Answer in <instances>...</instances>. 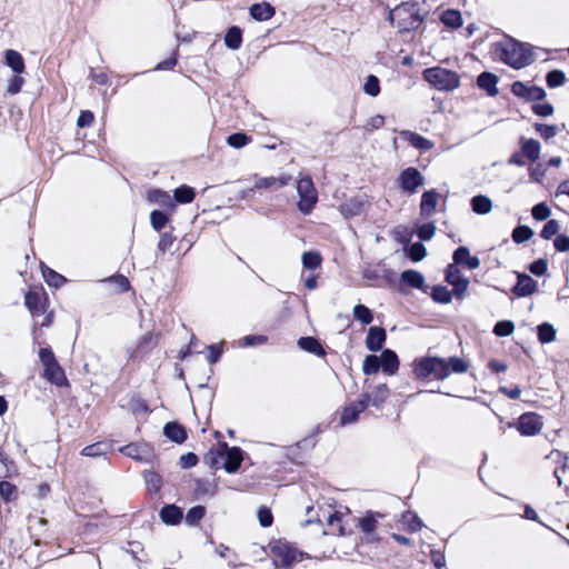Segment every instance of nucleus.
<instances>
[{
    "mask_svg": "<svg viewBox=\"0 0 569 569\" xmlns=\"http://www.w3.org/2000/svg\"><path fill=\"white\" fill-rule=\"evenodd\" d=\"M469 363L459 357H421L413 361L412 371L417 379L445 380L451 373H465Z\"/></svg>",
    "mask_w": 569,
    "mask_h": 569,
    "instance_id": "f257e3e1",
    "label": "nucleus"
},
{
    "mask_svg": "<svg viewBox=\"0 0 569 569\" xmlns=\"http://www.w3.org/2000/svg\"><path fill=\"white\" fill-rule=\"evenodd\" d=\"M495 53L501 61L515 69H522L535 60L531 47L512 38H506L498 42Z\"/></svg>",
    "mask_w": 569,
    "mask_h": 569,
    "instance_id": "f03ea898",
    "label": "nucleus"
},
{
    "mask_svg": "<svg viewBox=\"0 0 569 569\" xmlns=\"http://www.w3.org/2000/svg\"><path fill=\"white\" fill-rule=\"evenodd\" d=\"M423 19L417 2H403L389 13L390 22L399 29V32L417 29Z\"/></svg>",
    "mask_w": 569,
    "mask_h": 569,
    "instance_id": "7ed1b4c3",
    "label": "nucleus"
},
{
    "mask_svg": "<svg viewBox=\"0 0 569 569\" xmlns=\"http://www.w3.org/2000/svg\"><path fill=\"white\" fill-rule=\"evenodd\" d=\"M423 79L439 91H452L460 84V78L457 72L441 68L432 67L422 72Z\"/></svg>",
    "mask_w": 569,
    "mask_h": 569,
    "instance_id": "20e7f679",
    "label": "nucleus"
},
{
    "mask_svg": "<svg viewBox=\"0 0 569 569\" xmlns=\"http://www.w3.org/2000/svg\"><path fill=\"white\" fill-rule=\"evenodd\" d=\"M270 552L276 567L290 568L302 560V553L290 542L281 539L271 543Z\"/></svg>",
    "mask_w": 569,
    "mask_h": 569,
    "instance_id": "39448f33",
    "label": "nucleus"
},
{
    "mask_svg": "<svg viewBox=\"0 0 569 569\" xmlns=\"http://www.w3.org/2000/svg\"><path fill=\"white\" fill-rule=\"evenodd\" d=\"M297 192L299 196L298 209L303 214H310L318 202V191L309 176L298 179Z\"/></svg>",
    "mask_w": 569,
    "mask_h": 569,
    "instance_id": "423d86ee",
    "label": "nucleus"
},
{
    "mask_svg": "<svg viewBox=\"0 0 569 569\" xmlns=\"http://www.w3.org/2000/svg\"><path fill=\"white\" fill-rule=\"evenodd\" d=\"M40 361L44 368V378L56 386L67 383V377L63 369L58 363L53 352L49 348H42L39 351Z\"/></svg>",
    "mask_w": 569,
    "mask_h": 569,
    "instance_id": "0eeeda50",
    "label": "nucleus"
},
{
    "mask_svg": "<svg viewBox=\"0 0 569 569\" xmlns=\"http://www.w3.org/2000/svg\"><path fill=\"white\" fill-rule=\"evenodd\" d=\"M349 513L350 512H349L348 508H345L343 510L331 511L330 507H328V508L321 507L317 511L316 518L315 519L309 518L307 520V522L308 523H310L312 521L321 522L322 520H326L327 525L329 526V528L331 530L330 531L331 533L343 536L346 533L343 519H345V517H348Z\"/></svg>",
    "mask_w": 569,
    "mask_h": 569,
    "instance_id": "6e6552de",
    "label": "nucleus"
},
{
    "mask_svg": "<svg viewBox=\"0 0 569 569\" xmlns=\"http://www.w3.org/2000/svg\"><path fill=\"white\" fill-rule=\"evenodd\" d=\"M543 427L542 418L533 412H527L519 417L517 429L522 436L532 437L538 435Z\"/></svg>",
    "mask_w": 569,
    "mask_h": 569,
    "instance_id": "1a4fd4ad",
    "label": "nucleus"
},
{
    "mask_svg": "<svg viewBox=\"0 0 569 569\" xmlns=\"http://www.w3.org/2000/svg\"><path fill=\"white\" fill-rule=\"evenodd\" d=\"M368 403L369 395L363 393L357 402L346 406L340 418V423L349 425L356 422L359 415L367 408Z\"/></svg>",
    "mask_w": 569,
    "mask_h": 569,
    "instance_id": "9d476101",
    "label": "nucleus"
},
{
    "mask_svg": "<svg viewBox=\"0 0 569 569\" xmlns=\"http://www.w3.org/2000/svg\"><path fill=\"white\" fill-rule=\"evenodd\" d=\"M291 181V176L282 174L280 177H260L253 176L254 189L258 190H278L284 186H288Z\"/></svg>",
    "mask_w": 569,
    "mask_h": 569,
    "instance_id": "9b49d317",
    "label": "nucleus"
},
{
    "mask_svg": "<svg viewBox=\"0 0 569 569\" xmlns=\"http://www.w3.org/2000/svg\"><path fill=\"white\" fill-rule=\"evenodd\" d=\"M120 452L142 462H150L153 458V451L147 443H130L121 447Z\"/></svg>",
    "mask_w": 569,
    "mask_h": 569,
    "instance_id": "f8f14e48",
    "label": "nucleus"
},
{
    "mask_svg": "<svg viewBox=\"0 0 569 569\" xmlns=\"http://www.w3.org/2000/svg\"><path fill=\"white\" fill-rule=\"evenodd\" d=\"M446 280L453 287V292L462 297L469 287V280L463 277L455 264H449L446 271Z\"/></svg>",
    "mask_w": 569,
    "mask_h": 569,
    "instance_id": "ddd939ff",
    "label": "nucleus"
},
{
    "mask_svg": "<svg viewBox=\"0 0 569 569\" xmlns=\"http://www.w3.org/2000/svg\"><path fill=\"white\" fill-rule=\"evenodd\" d=\"M368 204V197L358 194L343 202L339 210L345 218H350L360 214Z\"/></svg>",
    "mask_w": 569,
    "mask_h": 569,
    "instance_id": "4468645a",
    "label": "nucleus"
},
{
    "mask_svg": "<svg viewBox=\"0 0 569 569\" xmlns=\"http://www.w3.org/2000/svg\"><path fill=\"white\" fill-rule=\"evenodd\" d=\"M401 188L413 193L423 183V177L416 168H408L399 176Z\"/></svg>",
    "mask_w": 569,
    "mask_h": 569,
    "instance_id": "2eb2a0df",
    "label": "nucleus"
},
{
    "mask_svg": "<svg viewBox=\"0 0 569 569\" xmlns=\"http://www.w3.org/2000/svg\"><path fill=\"white\" fill-rule=\"evenodd\" d=\"M242 460H243V452L240 448H238V447L228 448L226 446L223 468L227 472H229V473L236 472L239 469V467L241 466Z\"/></svg>",
    "mask_w": 569,
    "mask_h": 569,
    "instance_id": "dca6fc26",
    "label": "nucleus"
},
{
    "mask_svg": "<svg viewBox=\"0 0 569 569\" xmlns=\"http://www.w3.org/2000/svg\"><path fill=\"white\" fill-rule=\"evenodd\" d=\"M386 340V331L381 327H371L366 338V347L370 351H378L382 348Z\"/></svg>",
    "mask_w": 569,
    "mask_h": 569,
    "instance_id": "f3484780",
    "label": "nucleus"
},
{
    "mask_svg": "<svg viewBox=\"0 0 569 569\" xmlns=\"http://www.w3.org/2000/svg\"><path fill=\"white\" fill-rule=\"evenodd\" d=\"M453 264H466L469 269H477L480 266L478 257L471 256L467 247H459L453 252Z\"/></svg>",
    "mask_w": 569,
    "mask_h": 569,
    "instance_id": "a211bd4d",
    "label": "nucleus"
},
{
    "mask_svg": "<svg viewBox=\"0 0 569 569\" xmlns=\"http://www.w3.org/2000/svg\"><path fill=\"white\" fill-rule=\"evenodd\" d=\"M537 290V282L527 274H518V281L513 288L515 295L518 297L530 296Z\"/></svg>",
    "mask_w": 569,
    "mask_h": 569,
    "instance_id": "6ab92c4d",
    "label": "nucleus"
},
{
    "mask_svg": "<svg viewBox=\"0 0 569 569\" xmlns=\"http://www.w3.org/2000/svg\"><path fill=\"white\" fill-rule=\"evenodd\" d=\"M400 280H401V282H403L412 288L422 290L423 292L427 291L425 277L421 272H419L417 270H406V271L401 272Z\"/></svg>",
    "mask_w": 569,
    "mask_h": 569,
    "instance_id": "aec40b11",
    "label": "nucleus"
},
{
    "mask_svg": "<svg viewBox=\"0 0 569 569\" xmlns=\"http://www.w3.org/2000/svg\"><path fill=\"white\" fill-rule=\"evenodd\" d=\"M380 368L387 375H395L399 368V360L397 355L389 349L382 351L379 357Z\"/></svg>",
    "mask_w": 569,
    "mask_h": 569,
    "instance_id": "412c9836",
    "label": "nucleus"
},
{
    "mask_svg": "<svg viewBox=\"0 0 569 569\" xmlns=\"http://www.w3.org/2000/svg\"><path fill=\"white\" fill-rule=\"evenodd\" d=\"M6 64L17 74H21L26 70L23 57L20 52L8 49L4 52Z\"/></svg>",
    "mask_w": 569,
    "mask_h": 569,
    "instance_id": "4be33fe9",
    "label": "nucleus"
},
{
    "mask_svg": "<svg viewBox=\"0 0 569 569\" xmlns=\"http://www.w3.org/2000/svg\"><path fill=\"white\" fill-rule=\"evenodd\" d=\"M522 154L529 159L530 161H536L540 157L541 146L540 142L536 139H527L522 138L520 140Z\"/></svg>",
    "mask_w": 569,
    "mask_h": 569,
    "instance_id": "5701e85b",
    "label": "nucleus"
},
{
    "mask_svg": "<svg viewBox=\"0 0 569 569\" xmlns=\"http://www.w3.org/2000/svg\"><path fill=\"white\" fill-rule=\"evenodd\" d=\"M438 198L439 194L433 190L423 192L420 203V210L422 216L430 217L435 213L438 204Z\"/></svg>",
    "mask_w": 569,
    "mask_h": 569,
    "instance_id": "b1692460",
    "label": "nucleus"
},
{
    "mask_svg": "<svg viewBox=\"0 0 569 569\" xmlns=\"http://www.w3.org/2000/svg\"><path fill=\"white\" fill-rule=\"evenodd\" d=\"M183 517L181 508L176 505H167L160 511V518L166 525H178Z\"/></svg>",
    "mask_w": 569,
    "mask_h": 569,
    "instance_id": "393cba45",
    "label": "nucleus"
},
{
    "mask_svg": "<svg viewBox=\"0 0 569 569\" xmlns=\"http://www.w3.org/2000/svg\"><path fill=\"white\" fill-rule=\"evenodd\" d=\"M401 137L408 141L412 147L419 150H430L433 148V142L429 139H426L419 133L412 131H402Z\"/></svg>",
    "mask_w": 569,
    "mask_h": 569,
    "instance_id": "a878e982",
    "label": "nucleus"
},
{
    "mask_svg": "<svg viewBox=\"0 0 569 569\" xmlns=\"http://www.w3.org/2000/svg\"><path fill=\"white\" fill-rule=\"evenodd\" d=\"M250 14L254 20L267 21L273 17L274 8L267 2L256 3L251 6Z\"/></svg>",
    "mask_w": 569,
    "mask_h": 569,
    "instance_id": "bb28decb",
    "label": "nucleus"
},
{
    "mask_svg": "<svg viewBox=\"0 0 569 569\" xmlns=\"http://www.w3.org/2000/svg\"><path fill=\"white\" fill-rule=\"evenodd\" d=\"M163 433L167 438L177 443L183 442L187 438L184 428L177 422H168L163 428Z\"/></svg>",
    "mask_w": 569,
    "mask_h": 569,
    "instance_id": "cd10ccee",
    "label": "nucleus"
},
{
    "mask_svg": "<svg viewBox=\"0 0 569 569\" xmlns=\"http://www.w3.org/2000/svg\"><path fill=\"white\" fill-rule=\"evenodd\" d=\"M472 211L477 214H488L492 210V201L483 194L475 196L470 201Z\"/></svg>",
    "mask_w": 569,
    "mask_h": 569,
    "instance_id": "c85d7f7f",
    "label": "nucleus"
},
{
    "mask_svg": "<svg viewBox=\"0 0 569 569\" xmlns=\"http://www.w3.org/2000/svg\"><path fill=\"white\" fill-rule=\"evenodd\" d=\"M298 346L310 353H313L318 357H323L326 355L325 349L320 345V342L313 337H302L298 340Z\"/></svg>",
    "mask_w": 569,
    "mask_h": 569,
    "instance_id": "c756f323",
    "label": "nucleus"
},
{
    "mask_svg": "<svg viewBox=\"0 0 569 569\" xmlns=\"http://www.w3.org/2000/svg\"><path fill=\"white\" fill-rule=\"evenodd\" d=\"M497 82V76L490 72H482L477 79L478 86L486 90L490 96H496L498 93Z\"/></svg>",
    "mask_w": 569,
    "mask_h": 569,
    "instance_id": "7c9ffc66",
    "label": "nucleus"
},
{
    "mask_svg": "<svg viewBox=\"0 0 569 569\" xmlns=\"http://www.w3.org/2000/svg\"><path fill=\"white\" fill-rule=\"evenodd\" d=\"M24 305L32 315L43 311V298L37 291H29L24 297Z\"/></svg>",
    "mask_w": 569,
    "mask_h": 569,
    "instance_id": "2f4dec72",
    "label": "nucleus"
},
{
    "mask_svg": "<svg viewBox=\"0 0 569 569\" xmlns=\"http://www.w3.org/2000/svg\"><path fill=\"white\" fill-rule=\"evenodd\" d=\"M441 22L451 29H457L462 24V17L458 10L448 9L440 16Z\"/></svg>",
    "mask_w": 569,
    "mask_h": 569,
    "instance_id": "473e14b6",
    "label": "nucleus"
},
{
    "mask_svg": "<svg viewBox=\"0 0 569 569\" xmlns=\"http://www.w3.org/2000/svg\"><path fill=\"white\" fill-rule=\"evenodd\" d=\"M401 523L405 528L412 532L419 531L423 526L421 519L411 511H407L402 515Z\"/></svg>",
    "mask_w": 569,
    "mask_h": 569,
    "instance_id": "72a5a7b5",
    "label": "nucleus"
},
{
    "mask_svg": "<svg viewBox=\"0 0 569 569\" xmlns=\"http://www.w3.org/2000/svg\"><path fill=\"white\" fill-rule=\"evenodd\" d=\"M241 41V30L238 27L230 28L224 37L226 46L232 50H237L240 48Z\"/></svg>",
    "mask_w": 569,
    "mask_h": 569,
    "instance_id": "f704fd0d",
    "label": "nucleus"
},
{
    "mask_svg": "<svg viewBox=\"0 0 569 569\" xmlns=\"http://www.w3.org/2000/svg\"><path fill=\"white\" fill-rule=\"evenodd\" d=\"M301 262L306 269L315 270L320 267L322 258L317 251H307L302 253Z\"/></svg>",
    "mask_w": 569,
    "mask_h": 569,
    "instance_id": "c9c22d12",
    "label": "nucleus"
},
{
    "mask_svg": "<svg viewBox=\"0 0 569 569\" xmlns=\"http://www.w3.org/2000/svg\"><path fill=\"white\" fill-rule=\"evenodd\" d=\"M388 396H389L388 387L385 383L379 385L375 388L372 395L369 396V402H371V405L375 407H379L386 401Z\"/></svg>",
    "mask_w": 569,
    "mask_h": 569,
    "instance_id": "e433bc0d",
    "label": "nucleus"
},
{
    "mask_svg": "<svg viewBox=\"0 0 569 569\" xmlns=\"http://www.w3.org/2000/svg\"><path fill=\"white\" fill-rule=\"evenodd\" d=\"M535 129L541 138L548 141L556 137L560 132L561 128L557 124L536 123Z\"/></svg>",
    "mask_w": 569,
    "mask_h": 569,
    "instance_id": "4c0bfd02",
    "label": "nucleus"
},
{
    "mask_svg": "<svg viewBox=\"0 0 569 569\" xmlns=\"http://www.w3.org/2000/svg\"><path fill=\"white\" fill-rule=\"evenodd\" d=\"M556 338V330L552 325L545 322L538 326V339L541 343L552 342Z\"/></svg>",
    "mask_w": 569,
    "mask_h": 569,
    "instance_id": "58836bf2",
    "label": "nucleus"
},
{
    "mask_svg": "<svg viewBox=\"0 0 569 569\" xmlns=\"http://www.w3.org/2000/svg\"><path fill=\"white\" fill-rule=\"evenodd\" d=\"M42 274H43L46 282L51 287L59 288L60 286H62L66 282V279L63 276H61L60 273L56 272L54 270H52L48 267L42 268Z\"/></svg>",
    "mask_w": 569,
    "mask_h": 569,
    "instance_id": "ea45409f",
    "label": "nucleus"
},
{
    "mask_svg": "<svg viewBox=\"0 0 569 569\" xmlns=\"http://www.w3.org/2000/svg\"><path fill=\"white\" fill-rule=\"evenodd\" d=\"M194 196V190L188 186H181L174 190V200L179 203H190Z\"/></svg>",
    "mask_w": 569,
    "mask_h": 569,
    "instance_id": "a19ab883",
    "label": "nucleus"
},
{
    "mask_svg": "<svg viewBox=\"0 0 569 569\" xmlns=\"http://www.w3.org/2000/svg\"><path fill=\"white\" fill-rule=\"evenodd\" d=\"M363 92L370 97H377L380 92V81L373 76L369 74L363 83Z\"/></svg>",
    "mask_w": 569,
    "mask_h": 569,
    "instance_id": "79ce46f5",
    "label": "nucleus"
},
{
    "mask_svg": "<svg viewBox=\"0 0 569 569\" xmlns=\"http://www.w3.org/2000/svg\"><path fill=\"white\" fill-rule=\"evenodd\" d=\"M353 317L363 325H369L373 320L371 310L363 305L355 306Z\"/></svg>",
    "mask_w": 569,
    "mask_h": 569,
    "instance_id": "37998d69",
    "label": "nucleus"
},
{
    "mask_svg": "<svg viewBox=\"0 0 569 569\" xmlns=\"http://www.w3.org/2000/svg\"><path fill=\"white\" fill-rule=\"evenodd\" d=\"M24 84V79L20 74H14L7 81L6 93L14 96L19 93Z\"/></svg>",
    "mask_w": 569,
    "mask_h": 569,
    "instance_id": "c03bdc74",
    "label": "nucleus"
},
{
    "mask_svg": "<svg viewBox=\"0 0 569 569\" xmlns=\"http://www.w3.org/2000/svg\"><path fill=\"white\" fill-rule=\"evenodd\" d=\"M533 231L527 226H519L512 231V240L517 243H522L531 239Z\"/></svg>",
    "mask_w": 569,
    "mask_h": 569,
    "instance_id": "a18cd8bd",
    "label": "nucleus"
},
{
    "mask_svg": "<svg viewBox=\"0 0 569 569\" xmlns=\"http://www.w3.org/2000/svg\"><path fill=\"white\" fill-rule=\"evenodd\" d=\"M206 515V508L202 506L192 507L186 515V522L189 526L197 525Z\"/></svg>",
    "mask_w": 569,
    "mask_h": 569,
    "instance_id": "49530a36",
    "label": "nucleus"
},
{
    "mask_svg": "<svg viewBox=\"0 0 569 569\" xmlns=\"http://www.w3.org/2000/svg\"><path fill=\"white\" fill-rule=\"evenodd\" d=\"M149 199L153 202H157L161 206H167L173 208V201L169 193L160 190H152L149 192Z\"/></svg>",
    "mask_w": 569,
    "mask_h": 569,
    "instance_id": "de8ad7c7",
    "label": "nucleus"
},
{
    "mask_svg": "<svg viewBox=\"0 0 569 569\" xmlns=\"http://www.w3.org/2000/svg\"><path fill=\"white\" fill-rule=\"evenodd\" d=\"M380 369V360L377 356H367L365 358L363 365H362V371L365 375H373L377 373Z\"/></svg>",
    "mask_w": 569,
    "mask_h": 569,
    "instance_id": "09e8293b",
    "label": "nucleus"
},
{
    "mask_svg": "<svg viewBox=\"0 0 569 569\" xmlns=\"http://www.w3.org/2000/svg\"><path fill=\"white\" fill-rule=\"evenodd\" d=\"M431 297L439 303H449L451 301V292L443 286H436L432 289Z\"/></svg>",
    "mask_w": 569,
    "mask_h": 569,
    "instance_id": "8fccbe9b",
    "label": "nucleus"
},
{
    "mask_svg": "<svg viewBox=\"0 0 569 569\" xmlns=\"http://www.w3.org/2000/svg\"><path fill=\"white\" fill-rule=\"evenodd\" d=\"M143 478L150 491L158 492L160 490L161 478L157 472L146 471Z\"/></svg>",
    "mask_w": 569,
    "mask_h": 569,
    "instance_id": "3c124183",
    "label": "nucleus"
},
{
    "mask_svg": "<svg viewBox=\"0 0 569 569\" xmlns=\"http://www.w3.org/2000/svg\"><path fill=\"white\" fill-rule=\"evenodd\" d=\"M359 526L365 533H373L377 528V520L375 518V515L367 513L363 518L359 520Z\"/></svg>",
    "mask_w": 569,
    "mask_h": 569,
    "instance_id": "603ef678",
    "label": "nucleus"
},
{
    "mask_svg": "<svg viewBox=\"0 0 569 569\" xmlns=\"http://www.w3.org/2000/svg\"><path fill=\"white\" fill-rule=\"evenodd\" d=\"M515 330V325L509 320H502L496 323L493 328V332L498 337H508L510 336Z\"/></svg>",
    "mask_w": 569,
    "mask_h": 569,
    "instance_id": "864d4df0",
    "label": "nucleus"
},
{
    "mask_svg": "<svg viewBox=\"0 0 569 569\" xmlns=\"http://www.w3.org/2000/svg\"><path fill=\"white\" fill-rule=\"evenodd\" d=\"M546 80H547L548 87L557 88L565 83L566 76L560 70H552V71L548 72Z\"/></svg>",
    "mask_w": 569,
    "mask_h": 569,
    "instance_id": "5fc2aeb1",
    "label": "nucleus"
},
{
    "mask_svg": "<svg viewBox=\"0 0 569 569\" xmlns=\"http://www.w3.org/2000/svg\"><path fill=\"white\" fill-rule=\"evenodd\" d=\"M426 247L420 242H416L411 244L409 248V257L415 262L421 261L426 257Z\"/></svg>",
    "mask_w": 569,
    "mask_h": 569,
    "instance_id": "6e6d98bb",
    "label": "nucleus"
},
{
    "mask_svg": "<svg viewBox=\"0 0 569 569\" xmlns=\"http://www.w3.org/2000/svg\"><path fill=\"white\" fill-rule=\"evenodd\" d=\"M151 226L157 230H161L168 222V217L158 210H153L150 214Z\"/></svg>",
    "mask_w": 569,
    "mask_h": 569,
    "instance_id": "4d7b16f0",
    "label": "nucleus"
},
{
    "mask_svg": "<svg viewBox=\"0 0 569 569\" xmlns=\"http://www.w3.org/2000/svg\"><path fill=\"white\" fill-rule=\"evenodd\" d=\"M250 141L249 137L244 133L238 132L227 138V143L232 148H242Z\"/></svg>",
    "mask_w": 569,
    "mask_h": 569,
    "instance_id": "13d9d810",
    "label": "nucleus"
},
{
    "mask_svg": "<svg viewBox=\"0 0 569 569\" xmlns=\"http://www.w3.org/2000/svg\"><path fill=\"white\" fill-rule=\"evenodd\" d=\"M559 222L557 220H549L542 228L540 236L549 240L556 236L559 231Z\"/></svg>",
    "mask_w": 569,
    "mask_h": 569,
    "instance_id": "bf43d9fd",
    "label": "nucleus"
},
{
    "mask_svg": "<svg viewBox=\"0 0 569 569\" xmlns=\"http://www.w3.org/2000/svg\"><path fill=\"white\" fill-rule=\"evenodd\" d=\"M532 217L536 220L542 221L550 217L551 210L548 208L546 203H538L532 208Z\"/></svg>",
    "mask_w": 569,
    "mask_h": 569,
    "instance_id": "052dcab7",
    "label": "nucleus"
},
{
    "mask_svg": "<svg viewBox=\"0 0 569 569\" xmlns=\"http://www.w3.org/2000/svg\"><path fill=\"white\" fill-rule=\"evenodd\" d=\"M106 445L98 442L87 446L82 449L81 455L84 457H99L104 453Z\"/></svg>",
    "mask_w": 569,
    "mask_h": 569,
    "instance_id": "680f3d73",
    "label": "nucleus"
},
{
    "mask_svg": "<svg viewBox=\"0 0 569 569\" xmlns=\"http://www.w3.org/2000/svg\"><path fill=\"white\" fill-rule=\"evenodd\" d=\"M103 281L114 283L117 286V288L119 289V291H121V292H124V291L129 290V288H130L129 280L122 274L109 277V278L104 279Z\"/></svg>",
    "mask_w": 569,
    "mask_h": 569,
    "instance_id": "e2e57ef3",
    "label": "nucleus"
},
{
    "mask_svg": "<svg viewBox=\"0 0 569 569\" xmlns=\"http://www.w3.org/2000/svg\"><path fill=\"white\" fill-rule=\"evenodd\" d=\"M435 232H436V226L431 222L425 223L418 228V237L422 241L430 240L435 236Z\"/></svg>",
    "mask_w": 569,
    "mask_h": 569,
    "instance_id": "0e129e2a",
    "label": "nucleus"
},
{
    "mask_svg": "<svg viewBox=\"0 0 569 569\" xmlns=\"http://www.w3.org/2000/svg\"><path fill=\"white\" fill-rule=\"evenodd\" d=\"M258 520L262 527H270L273 521L272 512L267 507H260L258 510Z\"/></svg>",
    "mask_w": 569,
    "mask_h": 569,
    "instance_id": "69168bd1",
    "label": "nucleus"
},
{
    "mask_svg": "<svg viewBox=\"0 0 569 569\" xmlns=\"http://www.w3.org/2000/svg\"><path fill=\"white\" fill-rule=\"evenodd\" d=\"M529 89H530V86H528L521 81H516L511 87L512 93L515 96H517L519 98H523V99H528Z\"/></svg>",
    "mask_w": 569,
    "mask_h": 569,
    "instance_id": "338daca9",
    "label": "nucleus"
},
{
    "mask_svg": "<svg viewBox=\"0 0 569 569\" xmlns=\"http://www.w3.org/2000/svg\"><path fill=\"white\" fill-rule=\"evenodd\" d=\"M555 248L560 252L569 251V237L566 234H559L553 241Z\"/></svg>",
    "mask_w": 569,
    "mask_h": 569,
    "instance_id": "774afa93",
    "label": "nucleus"
}]
</instances>
